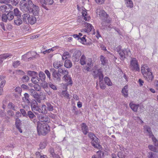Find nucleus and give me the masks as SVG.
Segmentation results:
<instances>
[{
	"mask_svg": "<svg viewBox=\"0 0 158 158\" xmlns=\"http://www.w3.org/2000/svg\"><path fill=\"white\" fill-rule=\"evenodd\" d=\"M141 72L145 79L149 82H151L154 78L152 73L150 69L146 65H143L141 67Z\"/></svg>",
	"mask_w": 158,
	"mask_h": 158,
	"instance_id": "f257e3e1",
	"label": "nucleus"
},
{
	"mask_svg": "<svg viewBox=\"0 0 158 158\" xmlns=\"http://www.w3.org/2000/svg\"><path fill=\"white\" fill-rule=\"evenodd\" d=\"M116 50L119 54L120 58L122 60H124L126 58L131 54L130 50L125 48L122 50L121 46L117 47L116 48Z\"/></svg>",
	"mask_w": 158,
	"mask_h": 158,
	"instance_id": "f03ea898",
	"label": "nucleus"
},
{
	"mask_svg": "<svg viewBox=\"0 0 158 158\" xmlns=\"http://www.w3.org/2000/svg\"><path fill=\"white\" fill-rule=\"evenodd\" d=\"M32 4V1L28 0L27 1L26 0H22L20 1L19 6L21 10L23 12L28 13L29 9L31 7Z\"/></svg>",
	"mask_w": 158,
	"mask_h": 158,
	"instance_id": "7ed1b4c3",
	"label": "nucleus"
},
{
	"mask_svg": "<svg viewBox=\"0 0 158 158\" xmlns=\"http://www.w3.org/2000/svg\"><path fill=\"white\" fill-rule=\"evenodd\" d=\"M33 96L35 100L32 99L31 103V106L32 110L39 111L40 108L37 102L40 103V95L37 92H34L33 94Z\"/></svg>",
	"mask_w": 158,
	"mask_h": 158,
	"instance_id": "20e7f679",
	"label": "nucleus"
},
{
	"mask_svg": "<svg viewBox=\"0 0 158 158\" xmlns=\"http://www.w3.org/2000/svg\"><path fill=\"white\" fill-rule=\"evenodd\" d=\"M129 68L130 70L134 72L140 71L139 65L136 58H131V60L130 62Z\"/></svg>",
	"mask_w": 158,
	"mask_h": 158,
	"instance_id": "39448f33",
	"label": "nucleus"
},
{
	"mask_svg": "<svg viewBox=\"0 0 158 158\" xmlns=\"http://www.w3.org/2000/svg\"><path fill=\"white\" fill-rule=\"evenodd\" d=\"M23 21L27 24H33L36 21V18L34 16H30L27 13L24 14L22 15Z\"/></svg>",
	"mask_w": 158,
	"mask_h": 158,
	"instance_id": "423d86ee",
	"label": "nucleus"
},
{
	"mask_svg": "<svg viewBox=\"0 0 158 158\" xmlns=\"http://www.w3.org/2000/svg\"><path fill=\"white\" fill-rule=\"evenodd\" d=\"M98 15L100 19L103 22H106L107 23L110 22L111 19L104 10H100L98 12Z\"/></svg>",
	"mask_w": 158,
	"mask_h": 158,
	"instance_id": "0eeeda50",
	"label": "nucleus"
},
{
	"mask_svg": "<svg viewBox=\"0 0 158 158\" xmlns=\"http://www.w3.org/2000/svg\"><path fill=\"white\" fill-rule=\"evenodd\" d=\"M50 72L52 73V77L53 79L56 81L60 82L61 81V75L58 72V70L54 68H51L50 69Z\"/></svg>",
	"mask_w": 158,
	"mask_h": 158,
	"instance_id": "6e6552de",
	"label": "nucleus"
},
{
	"mask_svg": "<svg viewBox=\"0 0 158 158\" xmlns=\"http://www.w3.org/2000/svg\"><path fill=\"white\" fill-rule=\"evenodd\" d=\"M50 131V127L46 123H40V134L45 135Z\"/></svg>",
	"mask_w": 158,
	"mask_h": 158,
	"instance_id": "1a4fd4ad",
	"label": "nucleus"
},
{
	"mask_svg": "<svg viewBox=\"0 0 158 158\" xmlns=\"http://www.w3.org/2000/svg\"><path fill=\"white\" fill-rule=\"evenodd\" d=\"M31 7L29 9L28 13H32L34 16H38L39 14V7L34 4L32 2Z\"/></svg>",
	"mask_w": 158,
	"mask_h": 158,
	"instance_id": "9d476101",
	"label": "nucleus"
},
{
	"mask_svg": "<svg viewBox=\"0 0 158 158\" xmlns=\"http://www.w3.org/2000/svg\"><path fill=\"white\" fill-rule=\"evenodd\" d=\"M102 69L100 68L97 69V71H93V75L94 78L99 77V80L100 81L102 80H103L104 77L102 71Z\"/></svg>",
	"mask_w": 158,
	"mask_h": 158,
	"instance_id": "9b49d317",
	"label": "nucleus"
},
{
	"mask_svg": "<svg viewBox=\"0 0 158 158\" xmlns=\"http://www.w3.org/2000/svg\"><path fill=\"white\" fill-rule=\"evenodd\" d=\"M53 0H46V1L45 0H40V2L42 4V7L47 10L48 9L46 6V5H51L53 4Z\"/></svg>",
	"mask_w": 158,
	"mask_h": 158,
	"instance_id": "f8f14e48",
	"label": "nucleus"
},
{
	"mask_svg": "<svg viewBox=\"0 0 158 158\" xmlns=\"http://www.w3.org/2000/svg\"><path fill=\"white\" fill-rule=\"evenodd\" d=\"M36 53L34 52H28L27 54L23 55L22 56V59L24 60H28V61L31 60L32 58H35V56H30V54L34 55L36 54Z\"/></svg>",
	"mask_w": 158,
	"mask_h": 158,
	"instance_id": "ddd939ff",
	"label": "nucleus"
},
{
	"mask_svg": "<svg viewBox=\"0 0 158 158\" xmlns=\"http://www.w3.org/2000/svg\"><path fill=\"white\" fill-rule=\"evenodd\" d=\"M81 55V52L80 50H77L75 51L73 55V58L74 60L75 61H78Z\"/></svg>",
	"mask_w": 158,
	"mask_h": 158,
	"instance_id": "4468645a",
	"label": "nucleus"
},
{
	"mask_svg": "<svg viewBox=\"0 0 158 158\" xmlns=\"http://www.w3.org/2000/svg\"><path fill=\"white\" fill-rule=\"evenodd\" d=\"M12 55L10 53H5L0 55V65L2 64L3 60L8 57H10Z\"/></svg>",
	"mask_w": 158,
	"mask_h": 158,
	"instance_id": "2eb2a0df",
	"label": "nucleus"
},
{
	"mask_svg": "<svg viewBox=\"0 0 158 158\" xmlns=\"http://www.w3.org/2000/svg\"><path fill=\"white\" fill-rule=\"evenodd\" d=\"M84 25L86 27V28L84 29V31L86 32H89L94 28L93 27L91 24L87 22H84Z\"/></svg>",
	"mask_w": 158,
	"mask_h": 158,
	"instance_id": "dca6fc26",
	"label": "nucleus"
},
{
	"mask_svg": "<svg viewBox=\"0 0 158 158\" xmlns=\"http://www.w3.org/2000/svg\"><path fill=\"white\" fill-rule=\"evenodd\" d=\"M81 129L82 132L85 135H86L89 131L88 127L85 123H82L81 124Z\"/></svg>",
	"mask_w": 158,
	"mask_h": 158,
	"instance_id": "f3484780",
	"label": "nucleus"
},
{
	"mask_svg": "<svg viewBox=\"0 0 158 158\" xmlns=\"http://www.w3.org/2000/svg\"><path fill=\"white\" fill-rule=\"evenodd\" d=\"M58 71L60 74H62L64 75L63 77V78H65L67 76V75L69 74V72L68 71L64 68H60L58 70Z\"/></svg>",
	"mask_w": 158,
	"mask_h": 158,
	"instance_id": "a211bd4d",
	"label": "nucleus"
},
{
	"mask_svg": "<svg viewBox=\"0 0 158 158\" xmlns=\"http://www.w3.org/2000/svg\"><path fill=\"white\" fill-rule=\"evenodd\" d=\"M94 138V140H92L91 144L92 146L96 148L99 147L101 146L99 144V139L96 137Z\"/></svg>",
	"mask_w": 158,
	"mask_h": 158,
	"instance_id": "6ab92c4d",
	"label": "nucleus"
},
{
	"mask_svg": "<svg viewBox=\"0 0 158 158\" xmlns=\"http://www.w3.org/2000/svg\"><path fill=\"white\" fill-rule=\"evenodd\" d=\"M128 85H126L122 89V93L125 97H128Z\"/></svg>",
	"mask_w": 158,
	"mask_h": 158,
	"instance_id": "aec40b11",
	"label": "nucleus"
},
{
	"mask_svg": "<svg viewBox=\"0 0 158 158\" xmlns=\"http://www.w3.org/2000/svg\"><path fill=\"white\" fill-rule=\"evenodd\" d=\"M63 66V63L61 61H55L53 63V67L56 69H59Z\"/></svg>",
	"mask_w": 158,
	"mask_h": 158,
	"instance_id": "412c9836",
	"label": "nucleus"
},
{
	"mask_svg": "<svg viewBox=\"0 0 158 158\" xmlns=\"http://www.w3.org/2000/svg\"><path fill=\"white\" fill-rule=\"evenodd\" d=\"M64 65L67 68H70L72 66V63L70 60L67 59L65 61Z\"/></svg>",
	"mask_w": 158,
	"mask_h": 158,
	"instance_id": "4be33fe9",
	"label": "nucleus"
},
{
	"mask_svg": "<svg viewBox=\"0 0 158 158\" xmlns=\"http://www.w3.org/2000/svg\"><path fill=\"white\" fill-rule=\"evenodd\" d=\"M21 16H17L15 18L14 20V23L17 25H19L22 23V20L21 19Z\"/></svg>",
	"mask_w": 158,
	"mask_h": 158,
	"instance_id": "5701e85b",
	"label": "nucleus"
},
{
	"mask_svg": "<svg viewBox=\"0 0 158 158\" xmlns=\"http://www.w3.org/2000/svg\"><path fill=\"white\" fill-rule=\"evenodd\" d=\"M40 86L47 92L46 90L48 88V84L47 82L45 81H42V82L40 83Z\"/></svg>",
	"mask_w": 158,
	"mask_h": 158,
	"instance_id": "b1692460",
	"label": "nucleus"
},
{
	"mask_svg": "<svg viewBox=\"0 0 158 158\" xmlns=\"http://www.w3.org/2000/svg\"><path fill=\"white\" fill-rule=\"evenodd\" d=\"M129 106L131 109L134 112H136L137 111L138 107L139 106V104H131V103L129 104Z\"/></svg>",
	"mask_w": 158,
	"mask_h": 158,
	"instance_id": "393cba45",
	"label": "nucleus"
},
{
	"mask_svg": "<svg viewBox=\"0 0 158 158\" xmlns=\"http://www.w3.org/2000/svg\"><path fill=\"white\" fill-rule=\"evenodd\" d=\"M67 76L65 78L63 77V79L66 81H68V83L69 84L72 85L73 84V82L70 76L68 74Z\"/></svg>",
	"mask_w": 158,
	"mask_h": 158,
	"instance_id": "a878e982",
	"label": "nucleus"
},
{
	"mask_svg": "<svg viewBox=\"0 0 158 158\" xmlns=\"http://www.w3.org/2000/svg\"><path fill=\"white\" fill-rule=\"evenodd\" d=\"M100 60L101 62V64L103 65H105L107 62V60L106 59V58L104 56L101 55L100 56Z\"/></svg>",
	"mask_w": 158,
	"mask_h": 158,
	"instance_id": "bb28decb",
	"label": "nucleus"
},
{
	"mask_svg": "<svg viewBox=\"0 0 158 158\" xmlns=\"http://www.w3.org/2000/svg\"><path fill=\"white\" fill-rule=\"evenodd\" d=\"M86 57L84 55H82L80 59V63L81 65H84L86 64Z\"/></svg>",
	"mask_w": 158,
	"mask_h": 158,
	"instance_id": "cd10ccee",
	"label": "nucleus"
},
{
	"mask_svg": "<svg viewBox=\"0 0 158 158\" xmlns=\"http://www.w3.org/2000/svg\"><path fill=\"white\" fill-rule=\"evenodd\" d=\"M148 148L152 151L156 152H158V148L152 145H148Z\"/></svg>",
	"mask_w": 158,
	"mask_h": 158,
	"instance_id": "c85d7f7f",
	"label": "nucleus"
},
{
	"mask_svg": "<svg viewBox=\"0 0 158 158\" xmlns=\"http://www.w3.org/2000/svg\"><path fill=\"white\" fill-rule=\"evenodd\" d=\"M104 80L106 84L108 86H111L112 83L110 78L107 77H105L104 78Z\"/></svg>",
	"mask_w": 158,
	"mask_h": 158,
	"instance_id": "c756f323",
	"label": "nucleus"
},
{
	"mask_svg": "<svg viewBox=\"0 0 158 158\" xmlns=\"http://www.w3.org/2000/svg\"><path fill=\"white\" fill-rule=\"evenodd\" d=\"M127 7L131 8L133 7V3L131 0H125Z\"/></svg>",
	"mask_w": 158,
	"mask_h": 158,
	"instance_id": "7c9ffc66",
	"label": "nucleus"
},
{
	"mask_svg": "<svg viewBox=\"0 0 158 158\" xmlns=\"http://www.w3.org/2000/svg\"><path fill=\"white\" fill-rule=\"evenodd\" d=\"M24 97L23 98V100H24V99L26 100L27 103H30V101L31 100L29 98V94L27 93H25L24 94Z\"/></svg>",
	"mask_w": 158,
	"mask_h": 158,
	"instance_id": "2f4dec72",
	"label": "nucleus"
},
{
	"mask_svg": "<svg viewBox=\"0 0 158 158\" xmlns=\"http://www.w3.org/2000/svg\"><path fill=\"white\" fill-rule=\"evenodd\" d=\"M13 13L16 17L21 16L20 12L19 9L17 8L14 9L13 10Z\"/></svg>",
	"mask_w": 158,
	"mask_h": 158,
	"instance_id": "473e14b6",
	"label": "nucleus"
},
{
	"mask_svg": "<svg viewBox=\"0 0 158 158\" xmlns=\"http://www.w3.org/2000/svg\"><path fill=\"white\" fill-rule=\"evenodd\" d=\"M29 79V78L28 76L25 75L22 77L21 80L22 81L23 83H26L28 82Z\"/></svg>",
	"mask_w": 158,
	"mask_h": 158,
	"instance_id": "72a5a7b5",
	"label": "nucleus"
},
{
	"mask_svg": "<svg viewBox=\"0 0 158 158\" xmlns=\"http://www.w3.org/2000/svg\"><path fill=\"white\" fill-rule=\"evenodd\" d=\"M21 121L18 118H15V125L16 128L20 127L21 125Z\"/></svg>",
	"mask_w": 158,
	"mask_h": 158,
	"instance_id": "f704fd0d",
	"label": "nucleus"
},
{
	"mask_svg": "<svg viewBox=\"0 0 158 158\" xmlns=\"http://www.w3.org/2000/svg\"><path fill=\"white\" fill-rule=\"evenodd\" d=\"M33 122L35 123H37V131L38 134L39 135H40V122L39 121H37V120L35 118L33 120Z\"/></svg>",
	"mask_w": 158,
	"mask_h": 158,
	"instance_id": "c9c22d12",
	"label": "nucleus"
},
{
	"mask_svg": "<svg viewBox=\"0 0 158 158\" xmlns=\"http://www.w3.org/2000/svg\"><path fill=\"white\" fill-rule=\"evenodd\" d=\"M41 116L40 122L41 121L42 122H47L48 121L49 118L47 116L45 115V116Z\"/></svg>",
	"mask_w": 158,
	"mask_h": 158,
	"instance_id": "e433bc0d",
	"label": "nucleus"
},
{
	"mask_svg": "<svg viewBox=\"0 0 158 158\" xmlns=\"http://www.w3.org/2000/svg\"><path fill=\"white\" fill-rule=\"evenodd\" d=\"M8 16V20H11L14 18L13 12L10 11L7 14Z\"/></svg>",
	"mask_w": 158,
	"mask_h": 158,
	"instance_id": "4c0bfd02",
	"label": "nucleus"
},
{
	"mask_svg": "<svg viewBox=\"0 0 158 158\" xmlns=\"http://www.w3.org/2000/svg\"><path fill=\"white\" fill-rule=\"evenodd\" d=\"M62 95L65 98L68 99H69V94L68 92L66 90H64L62 91Z\"/></svg>",
	"mask_w": 158,
	"mask_h": 158,
	"instance_id": "58836bf2",
	"label": "nucleus"
},
{
	"mask_svg": "<svg viewBox=\"0 0 158 158\" xmlns=\"http://www.w3.org/2000/svg\"><path fill=\"white\" fill-rule=\"evenodd\" d=\"M28 116L30 119L33 118L35 116L34 114L31 111L27 112V116Z\"/></svg>",
	"mask_w": 158,
	"mask_h": 158,
	"instance_id": "ea45409f",
	"label": "nucleus"
},
{
	"mask_svg": "<svg viewBox=\"0 0 158 158\" xmlns=\"http://www.w3.org/2000/svg\"><path fill=\"white\" fill-rule=\"evenodd\" d=\"M69 56V53L68 52H64L62 56V58L63 60H65Z\"/></svg>",
	"mask_w": 158,
	"mask_h": 158,
	"instance_id": "a19ab883",
	"label": "nucleus"
},
{
	"mask_svg": "<svg viewBox=\"0 0 158 158\" xmlns=\"http://www.w3.org/2000/svg\"><path fill=\"white\" fill-rule=\"evenodd\" d=\"M41 113L43 114L47 113V110L46 109V106L45 105H42L41 109H40Z\"/></svg>",
	"mask_w": 158,
	"mask_h": 158,
	"instance_id": "79ce46f5",
	"label": "nucleus"
},
{
	"mask_svg": "<svg viewBox=\"0 0 158 158\" xmlns=\"http://www.w3.org/2000/svg\"><path fill=\"white\" fill-rule=\"evenodd\" d=\"M99 82L100 87L102 89H105L106 88V86L103 83V80H102L101 81L99 80Z\"/></svg>",
	"mask_w": 158,
	"mask_h": 158,
	"instance_id": "37998d69",
	"label": "nucleus"
},
{
	"mask_svg": "<svg viewBox=\"0 0 158 158\" xmlns=\"http://www.w3.org/2000/svg\"><path fill=\"white\" fill-rule=\"evenodd\" d=\"M39 81V79L38 77H32L31 79V81L34 84L39 83L38 82Z\"/></svg>",
	"mask_w": 158,
	"mask_h": 158,
	"instance_id": "c03bdc74",
	"label": "nucleus"
},
{
	"mask_svg": "<svg viewBox=\"0 0 158 158\" xmlns=\"http://www.w3.org/2000/svg\"><path fill=\"white\" fill-rule=\"evenodd\" d=\"M46 78V76L44 73L40 72V80L42 81H44Z\"/></svg>",
	"mask_w": 158,
	"mask_h": 158,
	"instance_id": "a18cd8bd",
	"label": "nucleus"
},
{
	"mask_svg": "<svg viewBox=\"0 0 158 158\" xmlns=\"http://www.w3.org/2000/svg\"><path fill=\"white\" fill-rule=\"evenodd\" d=\"M8 16L6 14H3L2 15V21L6 22L7 19H8Z\"/></svg>",
	"mask_w": 158,
	"mask_h": 158,
	"instance_id": "49530a36",
	"label": "nucleus"
},
{
	"mask_svg": "<svg viewBox=\"0 0 158 158\" xmlns=\"http://www.w3.org/2000/svg\"><path fill=\"white\" fill-rule=\"evenodd\" d=\"M51 51H53V50L52 48L49 49H46L44 51L43 49V50L41 51V53H43L44 54H45L46 53H49Z\"/></svg>",
	"mask_w": 158,
	"mask_h": 158,
	"instance_id": "de8ad7c7",
	"label": "nucleus"
},
{
	"mask_svg": "<svg viewBox=\"0 0 158 158\" xmlns=\"http://www.w3.org/2000/svg\"><path fill=\"white\" fill-rule=\"evenodd\" d=\"M118 156L119 158H125L126 156L122 152H119L118 153Z\"/></svg>",
	"mask_w": 158,
	"mask_h": 158,
	"instance_id": "09e8293b",
	"label": "nucleus"
},
{
	"mask_svg": "<svg viewBox=\"0 0 158 158\" xmlns=\"http://www.w3.org/2000/svg\"><path fill=\"white\" fill-rule=\"evenodd\" d=\"M88 136L92 140H94V138L96 137L95 135L92 132H90L88 133Z\"/></svg>",
	"mask_w": 158,
	"mask_h": 158,
	"instance_id": "8fccbe9b",
	"label": "nucleus"
},
{
	"mask_svg": "<svg viewBox=\"0 0 158 158\" xmlns=\"http://www.w3.org/2000/svg\"><path fill=\"white\" fill-rule=\"evenodd\" d=\"M82 15L84 17V19L86 21H88L89 19H87V12L86 11H85L84 10L83 11H82Z\"/></svg>",
	"mask_w": 158,
	"mask_h": 158,
	"instance_id": "3c124183",
	"label": "nucleus"
},
{
	"mask_svg": "<svg viewBox=\"0 0 158 158\" xmlns=\"http://www.w3.org/2000/svg\"><path fill=\"white\" fill-rule=\"evenodd\" d=\"M144 128L145 129V130L148 133H149L152 131L151 127L148 125L144 126Z\"/></svg>",
	"mask_w": 158,
	"mask_h": 158,
	"instance_id": "603ef678",
	"label": "nucleus"
},
{
	"mask_svg": "<svg viewBox=\"0 0 158 158\" xmlns=\"http://www.w3.org/2000/svg\"><path fill=\"white\" fill-rule=\"evenodd\" d=\"M8 106L9 108L10 109H12L14 110H15V106L12 103H9L8 104Z\"/></svg>",
	"mask_w": 158,
	"mask_h": 158,
	"instance_id": "864d4df0",
	"label": "nucleus"
},
{
	"mask_svg": "<svg viewBox=\"0 0 158 158\" xmlns=\"http://www.w3.org/2000/svg\"><path fill=\"white\" fill-rule=\"evenodd\" d=\"M46 141H45L43 143H40V149H43L46 146Z\"/></svg>",
	"mask_w": 158,
	"mask_h": 158,
	"instance_id": "5fc2aeb1",
	"label": "nucleus"
},
{
	"mask_svg": "<svg viewBox=\"0 0 158 158\" xmlns=\"http://www.w3.org/2000/svg\"><path fill=\"white\" fill-rule=\"evenodd\" d=\"M47 108L49 111H52L53 110V107L50 103H48L47 104Z\"/></svg>",
	"mask_w": 158,
	"mask_h": 158,
	"instance_id": "6e6d98bb",
	"label": "nucleus"
},
{
	"mask_svg": "<svg viewBox=\"0 0 158 158\" xmlns=\"http://www.w3.org/2000/svg\"><path fill=\"white\" fill-rule=\"evenodd\" d=\"M20 111L21 112V114H22L23 116L26 117L27 116V114L24 109H20Z\"/></svg>",
	"mask_w": 158,
	"mask_h": 158,
	"instance_id": "4d7b16f0",
	"label": "nucleus"
},
{
	"mask_svg": "<svg viewBox=\"0 0 158 158\" xmlns=\"http://www.w3.org/2000/svg\"><path fill=\"white\" fill-rule=\"evenodd\" d=\"M72 111L74 114L77 115L78 114V111L77 110V108L75 106H73Z\"/></svg>",
	"mask_w": 158,
	"mask_h": 158,
	"instance_id": "13d9d810",
	"label": "nucleus"
},
{
	"mask_svg": "<svg viewBox=\"0 0 158 158\" xmlns=\"http://www.w3.org/2000/svg\"><path fill=\"white\" fill-rule=\"evenodd\" d=\"M20 64V61H15L13 63V66L15 68H16L17 66L19 65Z\"/></svg>",
	"mask_w": 158,
	"mask_h": 158,
	"instance_id": "bf43d9fd",
	"label": "nucleus"
},
{
	"mask_svg": "<svg viewBox=\"0 0 158 158\" xmlns=\"http://www.w3.org/2000/svg\"><path fill=\"white\" fill-rule=\"evenodd\" d=\"M36 73L34 71H28L27 72V74L31 76L35 75Z\"/></svg>",
	"mask_w": 158,
	"mask_h": 158,
	"instance_id": "052dcab7",
	"label": "nucleus"
},
{
	"mask_svg": "<svg viewBox=\"0 0 158 158\" xmlns=\"http://www.w3.org/2000/svg\"><path fill=\"white\" fill-rule=\"evenodd\" d=\"M6 83V81L5 80H2L0 84V88L3 89Z\"/></svg>",
	"mask_w": 158,
	"mask_h": 158,
	"instance_id": "680f3d73",
	"label": "nucleus"
},
{
	"mask_svg": "<svg viewBox=\"0 0 158 158\" xmlns=\"http://www.w3.org/2000/svg\"><path fill=\"white\" fill-rule=\"evenodd\" d=\"M20 0H11L12 4L13 5L16 6L19 2Z\"/></svg>",
	"mask_w": 158,
	"mask_h": 158,
	"instance_id": "e2e57ef3",
	"label": "nucleus"
},
{
	"mask_svg": "<svg viewBox=\"0 0 158 158\" xmlns=\"http://www.w3.org/2000/svg\"><path fill=\"white\" fill-rule=\"evenodd\" d=\"M34 87L36 90L37 91H40V85L39 83L35 84V85H34Z\"/></svg>",
	"mask_w": 158,
	"mask_h": 158,
	"instance_id": "0e129e2a",
	"label": "nucleus"
},
{
	"mask_svg": "<svg viewBox=\"0 0 158 158\" xmlns=\"http://www.w3.org/2000/svg\"><path fill=\"white\" fill-rule=\"evenodd\" d=\"M149 158H155L156 156L155 153L152 152H150L149 153Z\"/></svg>",
	"mask_w": 158,
	"mask_h": 158,
	"instance_id": "69168bd1",
	"label": "nucleus"
},
{
	"mask_svg": "<svg viewBox=\"0 0 158 158\" xmlns=\"http://www.w3.org/2000/svg\"><path fill=\"white\" fill-rule=\"evenodd\" d=\"M49 86L51 88H52V89L54 90L57 89V88L56 86H55L53 84H52L51 83V84H49Z\"/></svg>",
	"mask_w": 158,
	"mask_h": 158,
	"instance_id": "338daca9",
	"label": "nucleus"
},
{
	"mask_svg": "<svg viewBox=\"0 0 158 158\" xmlns=\"http://www.w3.org/2000/svg\"><path fill=\"white\" fill-rule=\"evenodd\" d=\"M45 73L47 75L48 77L49 78V79L50 80L51 78V75L50 73H49L48 70H46L45 71Z\"/></svg>",
	"mask_w": 158,
	"mask_h": 158,
	"instance_id": "774afa93",
	"label": "nucleus"
}]
</instances>
